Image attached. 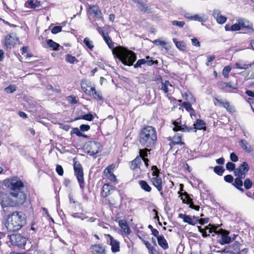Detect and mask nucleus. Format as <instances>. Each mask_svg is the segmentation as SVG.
<instances>
[{
    "label": "nucleus",
    "instance_id": "53",
    "mask_svg": "<svg viewBox=\"0 0 254 254\" xmlns=\"http://www.w3.org/2000/svg\"><path fill=\"white\" fill-rule=\"evenodd\" d=\"M82 119L88 121H92L94 117L92 114L91 113H89L88 114H85L84 116H82Z\"/></svg>",
    "mask_w": 254,
    "mask_h": 254
},
{
    "label": "nucleus",
    "instance_id": "27",
    "mask_svg": "<svg viewBox=\"0 0 254 254\" xmlns=\"http://www.w3.org/2000/svg\"><path fill=\"white\" fill-rule=\"evenodd\" d=\"M139 185H140L141 188L144 191L147 192L151 191V188L146 181L143 180H140L139 182Z\"/></svg>",
    "mask_w": 254,
    "mask_h": 254
},
{
    "label": "nucleus",
    "instance_id": "18",
    "mask_svg": "<svg viewBox=\"0 0 254 254\" xmlns=\"http://www.w3.org/2000/svg\"><path fill=\"white\" fill-rule=\"evenodd\" d=\"M238 22L239 23L241 29H246L251 31H254V30L252 28V24L248 20L244 18H239L238 19Z\"/></svg>",
    "mask_w": 254,
    "mask_h": 254
},
{
    "label": "nucleus",
    "instance_id": "31",
    "mask_svg": "<svg viewBox=\"0 0 254 254\" xmlns=\"http://www.w3.org/2000/svg\"><path fill=\"white\" fill-rule=\"evenodd\" d=\"M217 101L224 108H226L227 111L232 112L233 111V108L230 105L228 102H224L220 100L216 99Z\"/></svg>",
    "mask_w": 254,
    "mask_h": 254
},
{
    "label": "nucleus",
    "instance_id": "63",
    "mask_svg": "<svg viewBox=\"0 0 254 254\" xmlns=\"http://www.w3.org/2000/svg\"><path fill=\"white\" fill-rule=\"evenodd\" d=\"M194 20L195 21H198L199 22H202L203 21L202 17H200L198 14H195L192 17V20Z\"/></svg>",
    "mask_w": 254,
    "mask_h": 254
},
{
    "label": "nucleus",
    "instance_id": "58",
    "mask_svg": "<svg viewBox=\"0 0 254 254\" xmlns=\"http://www.w3.org/2000/svg\"><path fill=\"white\" fill-rule=\"evenodd\" d=\"M240 29H241V26L239 22L231 26V31H238Z\"/></svg>",
    "mask_w": 254,
    "mask_h": 254
},
{
    "label": "nucleus",
    "instance_id": "60",
    "mask_svg": "<svg viewBox=\"0 0 254 254\" xmlns=\"http://www.w3.org/2000/svg\"><path fill=\"white\" fill-rule=\"evenodd\" d=\"M71 132L75 134L78 136L83 135V133L80 131L79 129L77 127L73 128Z\"/></svg>",
    "mask_w": 254,
    "mask_h": 254
},
{
    "label": "nucleus",
    "instance_id": "14",
    "mask_svg": "<svg viewBox=\"0 0 254 254\" xmlns=\"http://www.w3.org/2000/svg\"><path fill=\"white\" fill-rule=\"evenodd\" d=\"M181 196H185V198L183 199V197H182V199H183V202L185 203L189 204L190 206L189 207L192 209H193L195 210L198 211L199 209V206L198 205H195L193 204V202L192 201V200L190 199V198L189 197V194L187 192H184V193H180Z\"/></svg>",
    "mask_w": 254,
    "mask_h": 254
},
{
    "label": "nucleus",
    "instance_id": "26",
    "mask_svg": "<svg viewBox=\"0 0 254 254\" xmlns=\"http://www.w3.org/2000/svg\"><path fill=\"white\" fill-rule=\"evenodd\" d=\"M141 163L140 157H136L133 161L130 162V168L134 170L138 168L139 165Z\"/></svg>",
    "mask_w": 254,
    "mask_h": 254
},
{
    "label": "nucleus",
    "instance_id": "50",
    "mask_svg": "<svg viewBox=\"0 0 254 254\" xmlns=\"http://www.w3.org/2000/svg\"><path fill=\"white\" fill-rule=\"evenodd\" d=\"M16 90V87L15 85H9L5 88V91L7 93H11Z\"/></svg>",
    "mask_w": 254,
    "mask_h": 254
},
{
    "label": "nucleus",
    "instance_id": "10",
    "mask_svg": "<svg viewBox=\"0 0 254 254\" xmlns=\"http://www.w3.org/2000/svg\"><path fill=\"white\" fill-rule=\"evenodd\" d=\"M250 167L246 162H244L238 168L236 169L234 171L235 176L239 177L241 178H245L246 173L249 172Z\"/></svg>",
    "mask_w": 254,
    "mask_h": 254
},
{
    "label": "nucleus",
    "instance_id": "61",
    "mask_svg": "<svg viewBox=\"0 0 254 254\" xmlns=\"http://www.w3.org/2000/svg\"><path fill=\"white\" fill-rule=\"evenodd\" d=\"M234 178L231 175H227L224 177V180L228 183H232L233 181Z\"/></svg>",
    "mask_w": 254,
    "mask_h": 254
},
{
    "label": "nucleus",
    "instance_id": "22",
    "mask_svg": "<svg viewBox=\"0 0 254 254\" xmlns=\"http://www.w3.org/2000/svg\"><path fill=\"white\" fill-rule=\"evenodd\" d=\"M89 12L91 14H93L94 15L97 17H100L102 15V13L99 9L98 6L96 5H89Z\"/></svg>",
    "mask_w": 254,
    "mask_h": 254
},
{
    "label": "nucleus",
    "instance_id": "36",
    "mask_svg": "<svg viewBox=\"0 0 254 254\" xmlns=\"http://www.w3.org/2000/svg\"><path fill=\"white\" fill-rule=\"evenodd\" d=\"M146 148L147 147H145V148L139 150V157H140L141 160L143 159V158H146L145 157L148 156V152L150 151V150Z\"/></svg>",
    "mask_w": 254,
    "mask_h": 254
},
{
    "label": "nucleus",
    "instance_id": "25",
    "mask_svg": "<svg viewBox=\"0 0 254 254\" xmlns=\"http://www.w3.org/2000/svg\"><path fill=\"white\" fill-rule=\"evenodd\" d=\"M239 145L243 149L248 153H250L252 151L251 146L246 140H241L240 141Z\"/></svg>",
    "mask_w": 254,
    "mask_h": 254
},
{
    "label": "nucleus",
    "instance_id": "29",
    "mask_svg": "<svg viewBox=\"0 0 254 254\" xmlns=\"http://www.w3.org/2000/svg\"><path fill=\"white\" fill-rule=\"evenodd\" d=\"M47 43L50 48H52L53 49V50L55 51H58L59 50V48L60 47V45L59 44L53 41L52 40H47Z\"/></svg>",
    "mask_w": 254,
    "mask_h": 254
},
{
    "label": "nucleus",
    "instance_id": "34",
    "mask_svg": "<svg viewBox=\"0 0 254 254\" xmlns=\"http://www.w3.org/2000/svg\"><path fill=\"white\" fill-rule=\"evenodd\" d=\"M182 136L181 135H179L178 134L175 135L173 138L172 143L174 145L176 144H184V143L183 142L181 141Z\"/></svg>",
    "mask_w": 254,
    "mask_h": 254
},
{
    "label": "nucleus",
    "instance_id": "57",
    "mask_svg": "<svg viewBox=\"0 0 254 254\" xmlns=\"http://www.w3.org/2000/svg\"><path fill=\"white\" fill-rule=\"evenodd\" d=\"M56 172L60 176H63L64 174L63 168L62 166L57 165L56 166Z\"/></svg>",
    "mask_w": 254,
    "mask_h": 254
},
{
    "label": "nucleus",
    "instance_id": "20",
    "mask_svg": "<svg viewBox=\"0 0 254 254\" xmlns=\"http://www.w3.org/2000/svg\"><path fill=\"white\" fill-rule=\"evenodd\" d=\"M158 83H162V87L161 88L165 93H167L169 92V86L172 87V84L168 80H166L165 82H163L162 77L160 75H158L157 78Z\"/></svg>",
    "mask_w": 254,
    "mask_h": 254
},
{
    "label": "nucleus",
    "instance_id": "44",
    "mask_svg": "<svg viewBox=\"0 0 254 254\" xmlns=\"http://www.w3.org/2000/svg\"><path fill=\"white\" fill-rule=\"evenodd\" d=\"M182 106L188 111H192L195 112L194 110L192 108L191 104L189 102H184L182 104Z\"/></svg>",
    "mask_w": 254,
    "mask_h": 254
},
{
    "label": "nucleus",
    "instance_id": "15",
    "mask_svg": "<svg viewBox=\"0 0 254 254\" xmlns=\"http://www.w3.org/2000/svg\"><path fill=\"white\" fill-rule=\"evenodd\" d=\"M90 249L92 254H106L105 247L103 244L92 245Z\"/></svg>",
    "mask_w": 254,
    "mask_h": 254
},
{
    "label": "nucleus",
    "instance_id": "33",
    "mask_svg": "<svg viewBox=\"0 0 254 254\" xmlns=\"http://www.w3.org/2000/svg\"><path fill=\"white\" fill-rule=\"evenodd\" d=\"M119 225L124 230L125 232H127V233H130V230L128 227L127 222L125 220H121L119 222Z\"/></svg>",
    "mask_w": 254,
    "mask_h": 254
},
{
    "label": "nucleus",
    "instance_id": "42",
    "mask_svg": "<svg viewBox=\"0 0 254 254\" xmlns=\"http://www.w3.org/2000/svg\"><path fill=\"white\" fill-rule=\"evenodd\" d=\"M146 64H147L148 65H152L153 64H157L158 62L157 61H153L152 60V58L150 57L149 56H146V59H145Z\"/></svg>",
    "mask_w": 254,
    "mask_h": 254
},
{
    "label": "nucleus",
    "instance_id": "8",
    "mask_svg": "<svg viewBox=\"0 0 254 254\" xmlns=\"http://www.w3.org/2000/svg\"><path fill=\"white\" fill-rule=\"evenodd\" d=\"M102 146L101 144L95 141H89L86 144L87 152L90 155H94L101 150Z\"/></svg>",
    "mask_w": 254,
    "mask_h": 254
},
{
    "label": "nucleus",
    "instance_id": "9",
    "mask_svg": "<svg viewBox=\"0 0 254 254\" xmlns=\"http://www.w3.org/2000/svg\"><path fill=\"white\" fill-rule=\"evenodd\" d=\"M9 240L12 244L19 247H22L25 245L26 243V238L20 234H12L9 235Z\"/></svg>",
    "mask_w": 254,
    "mask_h": 254
},
{
    "label": "nucleus",
    "instance_id": "4",
    "mask_svg": "<svg viewBox=\"0 0 254 254\" xmlns=\"http://www.w3.org/2000/svg\"><path fill=\"white\" fill-rule=\"evenodd\" d=\"M12 208L10 209V212L4 211L6 213H10L7 215L5 224L7 230L10 232L20 230L26 223V219L23 213L18 211L12 212L11 209Z\"/></svg>",
    "mask_w": 254,
    "mask_h": 254
},
{
    "label": "nucleus",
    "instance_id": "11",
    "mask_svg": "<svg viewBox=\"0 0 254 254\" xmlns=\"http://www.w3.org/2000/svg\"><path fill=\"white\" fill-rule=\"evenodd\" d=\"M105 236L107 237V241L108 244L111 246V251L113 253L119 252L120 250V242L115 240L110 234H106Z\"/></svg>",
    "mask_w": 254,
    "mask_h": 254
},
{
    "label": "nucleus",
    "instance_id": "46",
    "mask_svg": "<svg viewBox=\"0 0 254 254\" xmlns=\"http://www.w3.org/2000/svg\"><path fill=\"white\" fill-rule=\"evenodd\" d=\"M226 168L227 170L231 171H235V170H236L235 164L231 162H228L226 164Z\"/></svg>",
    "mask_w": 254,
    "mask_h": 254
},
{
    "label": "nucleus",
    "instance_id": "24",
    "mask_svg": "<svg viewBox=\"0 0 254 254\" xmlns=\"http://www.w3.org/2000/svg\"><path fill=\"white\" fill-rule=\"evenodd\" d=\"M88 94H89V95L93 94V97L95 99L98 100H103V97L102 96L101 93L99 91H96L95 88L94 87H91L90 90H89L88 92Z\"/></svg>",
    "mask_w": 254,
    "mask_h": 254
},
{
    "label": "nucleus",
    "instance_id": "35",
    "mask_svg": "<svg viewBox=\"0 0 254 254\" xmlns=\"http://www.w3.org/2000/svg\"><path fill=\"white\" fill-rule=\"evenodd\" d=\"M83 43L85 46L89 48L90 50H92L94 48L93 42L91 41L88 38L86 37L83 40Z\"/></svg>",
    "mask_w": 254,
    "mask_h": 254
},
{
    "label": "nucleus",
    "instance_id": "55",
    "mask_svg": "<svg viewBox=\"0 0 254 254\" xmlns=\"http://www.w3.org/2000/svg\"><path fill=\"white\" fill-rule=\"evenodd\" d=\"M62 27L60 26H56L54 27L52 29V33L56 34L62 31Z\"/></svg>",
    "mask_w": 254,
    "mask_h": 254
},
{
    "label": "nucleus",
    "instance_id": "5",
    "mask_svg": "<svg viewBox=\"0 0 254 254\" xmlns=\"http://www.w3.org/2000/svg\"><path fill=\"white\" fill-rule=\"evenodd\" d=\"M173 125H174L173 130L175 131L190 132L193 130L196 131V129L201 130L205 128L204 122L200 119L196 120V123L193 124L194 127H188L185 125H182L180 123L177 121H174Z\"/></svg>",
    "mask_w": 254,
    "mask_h": 254
},
{
    "label": "nucleus",
    "instance_id": "32",
    "mask_svg": "<svg viewBox=\"0 0 254 254\" xmlns=\"http://www.w3.org/2000/svg\"><path fill=\"white\" fill-rule=\"evenodd\" d=\"M215 227V226L214 225H211V224H209V225L207 226H206L204 229L201 228V227L200 226H197V228H198V231L200 233H202L205 230H208V232L209 233H212L214 231Z\"/></svg>",
    "mask_w": 254,
    "mask_h": 254
},
{
    "label": "nucleus",
    "instance_id": "45",
    "mask_svg": "<svg viewBox=\"0 0 254 254\" xmlns=\"http://www.w3.org/2000/svg\"><path fill=\"white\" fill-rule=\"evenodd\" d=\"M184 222L191 225H194L195 224V222L193 221V219L189 215H187V216L185 217Z\"/></svg>",
    "mask_w": 254,
    "mask_h": 254
},
{
    "label": "nucleus",
    "instance_id": "28",
    "mask_svg": "<svg viewBox=\"0 0 254 254\" xmlns=\"http://www.w3.org/2000/svg\"><path fill=\"white\" fill-rule=\"evenodd\" d=\"M173 42L175 44L176 47L181 51H185L186 49V45L183 41H177L176 39H173Z\"/></svg>",
    "mask_w": 254,
    "mask_h": 254
},
{
    "label": "nucleus",
    "instance_id": "62",
    "mask_svg": "<svg viewBox=\"0 0 254 254\" xmlns=\"http://www.w3.org/2000/svg\"><path fill=\"white\" fill-rule=\"evenodd\" d=\"M90 129V126L87 125L82 124L80 126V129L82 131H88Z\"/></svg>",
    "mask_w": 254,
    "mask_h": 254
},
{
    "label": "nucleus",
    "instance_id": "47",
    "mask_svg": "<svg viewBox=\"0 0 254 254\" xmlns=\"http://www.w3.org/2000/svg\"><path fill=\"white\" fill-rule=\"evenodd\" d=\"M231 70V68L229 66H225L222 71V74L225 77H228L229 76V73Z\"/></svg>",
    "mask_w": 254,
    "mask_h": 254
},
{
    "label": "nucleus",
    "instance_id": "40",
    "mask_svg": "<svg viewBox=\"0 0 254 254\" xmlns=\"http://www.w3.org/2000/svg\"><path fill=\"white\" fill-rule=\"evenodd\" d=\"M243 179V178H241L239 177H238L237 178H235L233 185L236 188L242 187L243 186V182L242 180Z\"/></svg>",
    "mask_w": 254,
    "mask_h": 254
},
{
    "label": "nucleus",
    "instance_id": "49",
    "mask_svg": "<svg viewBox=\"0 0 254 254\" xmlns=\"http://www.w3.org/2000/svg\"><path fill=\"white\" fill-rule=\"evenodd\" d=\"M252 182L249 179H247L244 184L246 189H250L252 187Z\"/></svg>",
    "mask_w": 254,
    "mask_h": 254
},
{
    "label": "nucleus",
    "instance_id": "39",
    "mask_svg": "<svg viewBox=\"0 0 254 254\" xmlns=\"http://www.w3.org/2000/svg\"><path fill=\"white\" fill-rule=\"evenodd\" d=\"M225 171V169L219 166H216L214 168V172L219 176H222Z\"/></svg>",
    "mask_w": 254,
    "mask_h": 254
},
{
    "label": "nucleus",
    "instance_id": "37",
    "mask_svg": "<svg viewBox=\"0 0 254 254\" xmlns=\"http://www.w3.org/2000/svg\"><path fill=\"white\" fill-rule=\"evenodd\" d=\"M65 60L67 63L70 64H74L75 62H78L75 57H73L69 54H68L66 56Z\"/></svg>",
    "mask_w": 254,
    "mask_h": 254
},
{
    "label": "nucleus",
    "instance_id": "51",
    "mask_svg": "<svg viewBox=\"0 0 254 254\" xmlns=\"http://www.w3.org/2000/svg\"><path fill=\"white\" fill-rule=\"evenodd\" d=\"M151 170L153 171L152 175L155 177L159 176L160 171L156 166H153L151 168Z\"/></svg>",
    "mask_w": 254,
    "mask_h": 254
},
{
    "label": "nucleus",
    "instance_id": "41",
    "mask_svg": "<svg viewBox=\"0 0 254 254\" xmlns=\"http://www.w3.org/2000/svg\"><path fill=\"white\" fill-rule=\"evenodd\" d=\"M153 43L155 44L156 45H161L163 48H164L166 50H168V49L166 47V46L167 45V43L165 41H161L159 39H156L154 40L153 42Z\"/></svg>",
    "mask_w": 254,
    "mask_h": 254
},
{
    "label": "nucleus",
    "instance_id": "19",
    "mask_svg": "<svg viewBox=\"0 0 254 254\" xmlns=\"http://www.w3.org/2000/svg\"><path fill=\"white\" fill-rule=\"evenodd\" d=\"M217 85H218V87L220 89L223 90L225 92H231V90H230V88H232V89H236L237 88V87L236 85H234V86L230 84V82L226 83V82H219L217 83Z\"/></svg>",
    "mask_w": 254,
    "mask_h": 254
},
{
    "label": "nucleus",
    "instance_id": "54",
    "mask_svg": "<svg viewBox=\"0 0 254 254\" xmlns=\"http://www.w3.org/2000/svg\"><path fill=\"white\" fill-rule=\"evenodd\" d=\"M75 114L76 115V117L75 119V120L82 119V116L85 115L84 113L81 110L76 111Z\"/></svg>",
    "mask_w": 254,
    "mask_h": 254
},
{
    "label": "nucleus",
    "instance_id": "1",
    "mask_svg": "<svg viewBox=\"0 0 254 254\" xmlns=\"http://www.w3.org/2000/svg\"><path fill=\"white\" fill-rule=\"evenodd\" d=\"M4 184L7 189L9 196L12 198H3L1 201V205L3 211L10 212L11 207L22 205L26 201V188L22 181L17 177L5 180Z\"/></svg>",
    "mask_w": 254,
    "mask_h": 254
},
{
    "label": "nucleus",
    "instance_id": "30",
    "mask_svg": "<svg viewBox=\"0 0 254 254\" xmlns=\"http://www.w3.org/2000/svg\"><path fill=\"white\" fill-rule=\"evenodd\" d=\"M112 189V186L108 184H105L102 187L103 195L104 197H107L110 194V191Z\"/></svg>",
    "mask_w": 254,
    "mask_h": 254
},
{
    "label": "nucleus",
    "instance_id": "16",
    "mask_svg": "<svg viewBox=\"0 0 254 254\" xmlns=\"http://www.w3.org/2000/svg\"><path fill=\"white\" fill-rule=\"evenodd\" d=\"M240 251V243L238 241L227 246L226 252L231 254H239Z\"/></svg>",
    "mask_w": 254,
    "mask_h": 254
},
{
    "label": "nucleus",
    "instance_id": "52",
    "mask_svg": "<svg viewBox=\"0 0 254 254\" xmlns=\"http://www.w3.org/2000/svg\"><path fill=\"white\" fill-rule=\"evenodd\" d=\"M172 23L173 25L178 26L180 28L183 27L185 24V22H184V21H176V20L172 21Z\"/></svg>",
    "mask_w": 254,
    "mask_h": 254
},
{
    "label": "nucleus",
    "instance_id": "7",
    "mask_svg": "<svg viewBox=\"0 0 254 254\" xmlns=\"http://www.w3.org/2000/svg\"><path fill=\"white\" fill-rule=\"evenodd\" d=\"M74 171L75 175L79 184L81 190H83V184H84V181L83 179V172L82 167L79 162H74Z\"/></svg>",
    "mask_w": 254,
    "mask_h": 254
},
{
    "label": "nucleus",
    "instance_id": "48",
    "mask_svg": "<svg viewBox=\"0 0 254 254\" xmlns=\"http://www.w3.org/2000/svg\"><path fill=\"white\" fill-rule=\"evenodd\" d=\"M146 64L145 59H142L137 61L136 63L134 64V68L141 67L142 64Z\"/></svg>",
    "mask_w": 254,
    "mask_h": 254
},
{
    "label": "nucleus",
    "instance_id": "6",
    "mask_svg": "<svg viewBox=\"0 0 254 254\" xmlns=\"http://www.w3.org/2000/svg\"><path fill=\"white\" fill-rule=\"evenodd\" d=\"M218 226L215 227L214 232L215 234L220 235V239L218 240V242L221 245L229 244L231 242V238L229 236V232L225 230L220 229L217 230Z\"/></svg>",
    "mask_w": 254,
    "mask_h": 254
},
{
    "label": "nucleus",
    "instance_id": "56",
    "mask_svg": "<svg viewBox=\"0 0 254 254\" xmlns=\"http://www.w3.org/2000/svg\"><path fill=\"white\" fill-rule=\"evenodd\" d=\"M67 101L70 104H76L77 102L76 97L72 95L67 97Z\"/></svg>",
    "mask_w": 254,
    "mask_h": 254
},
{
    "label": "nucleus",
    "instance_id": "23",
    "mask_svg": "<svg viewBox=\"0 0 254 254\" xmlns=\"http://www.w3.org/2000/svg\"><path fill=\"white\" fill-rule=\"evenodd\" d=\"M158 245L164 250H166L168 249L169 246L168 244L166 241V240L165 239L163 235H161L160 237H158V238L157 239Z\"/></svg>",
    "mask_w": 254,
    "mask_h": 254
},
{
    "label": "nucleus",
    "instance_id": "43",
    "mask_svg": "<svg viewBox=\"0 0 254 254\" xmlns=\"http://www.w3.org/2000/svg\"><path fill=\"white\" fill-rule=\"evenodd\" d=\"M28 3L31 6L32 8H35L36 7L40 6L41 4L40 1L36 0L34 3L33 0H28Z\"/></svg>",
    "mask_w": 254,
    "mask_h": 254
},
{
    "label": "nucleus",
    "instance_id": "64",
    "mask_svg": "<svg viewBox=\"0 0 254 254\" xmlns=\"http://www.w3.org/2000/svg\"><path fill=\"white\" fill-rule=\"evenodd\" d=\"M191 42H192V44L193 45V46H195L196 47H200V43L197 40V39L196 38H193L191 39Z\"/></svg>",
    "mask_w": 254,
    "mask_h": 254
},
{
    "label": "nucleus",
    "instance_id": "38",
    "mask_svg": "<svg viewBox=\"0 0 254 254\" xmlns=\"http://www.w3.org/2000/svg\"><path fill=\"white\" fill-rule=\"evenodd\" d=\"M252 65V64H245L243 63H237L235 64V66L236 68H240V69H248L249 67H251Z\"/></svg>",
    "mask_w": 254,
    "mask_h": 254
},
{
    "label": "nucleus",
    "instance_id": "12",
    "mask_svg": "<svg viewBox=\"0 0 254 254\" xmlns=\"http://www.w3.org/2000/svg\"><path fill=\"white\" fill-rule=\"evenodd\" d=\"M134 2L137 3L138 8L143 13L149 14L154 12L152 8L148 6L146 2L139 0H133Z\"/></svg>",
    "mask_w": 254,
    "mask_h": 254
},
{
    "label": "nucleus",
    "instance_id": "2",
    "mask_svg": "<svg viewBox=\"0 0 254 254\" xmlns=\"http://www.w3.org/2000/svg\"><path fill=\"white\" fill-rule=\"evenodd\" d=\"M103 37L106 43L115 56L117 57L125 65L131 66L136 60V55L132 51L122 46L114 48V43L107 33L103 32Z\"/></svg>",
    "mask_w": 254,
    "mask_h": 254
},
{
    "label": "nucleus",
    "instance_id": "21",
    "mask_svg": "<svg viewBox=\"0 0 254 254\" xmlns=\"http://www.w3.org/2000/svg\"><path fill=\"white\" fill-rule=\"evenodd\" d=\"M151 182L153 185L157 188L158 191L162 190V181L159 176L153 177L151 179Z\"/></svg>",
    "mask_w": 254,
    "mask_h": 254
},
{
    "label": "nucleus",
    "instance_id": "17",
    "mask_svg": "<svg viewBox=\"0 0 254 254\" xmlns=\"http://www.w3.org/2000/svg\"><path fill=\"white\" fill-rule=\"evenodd\" d=\"M212 15L219 24H222L227 20L226 17L222 15L221 11L219 9H214L213 11Z\"/></svg>",
    "mask_w": 254,
    "mask_h": 254
},
{
    "label": "nucleus",
    "instance_id": "13",
    "mask_svg": "<svg viewBox=\"0 0 254 254\" xmlns=\"http://www.w3.org/2000/svg\"><path fill=\"white\" fill-rule=\"evenodd\" d=\"M13 35V34H8L5 38L4 45L7 49H10L11 47L14 46L18 40V38Z\"/></svg>",
    "mask_w": 254,
    "mask_h": 254
},
{
    "label": "nucleus",
    "instance_id": "59",
    "mask_svg": "<svg viewBox=\"0 0 254 254\" xmlns=\"http://www.w3.org/2000/svg\"><path fill=\"white\" fill-rule=\"evenodd\" d=\"M230 158L232 161L235 162L238 161L239 159L238 157L234 152H232L230 154Z\"/></svg>",
    "mask_w": 254,
    "mask_h": 254
},
{
    "label": "nucleus",
    "instance_id": "3",
    "mask_svg": "<svg viewBox=\"0 0 254 254\" xmlns=\"http://www.w3.org/2000/svg\"><path fill=\"white\" fill-rule=\"evenodd\" d=\"M157 140V132L155 127L147 126L140 130L139 133V142L142 146L152 147Z\"/></svg>",
    "mask_w": 254,
    "mask_h": 254
}]
</instances>
